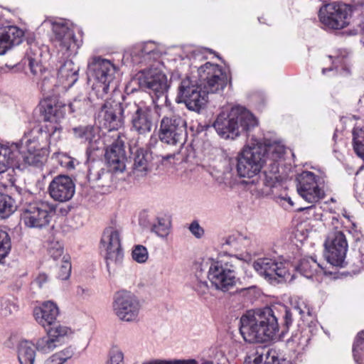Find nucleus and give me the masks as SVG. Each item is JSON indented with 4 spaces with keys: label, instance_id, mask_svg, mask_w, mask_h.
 Masks as SVG:
<instances>
[{
    "label": "nucleus",
    "instance_id": "1",
    "mask_svg": "<svg viewBox=\"0 0 364 364\" xmlns=\"http://www.w3.org/2000/svg\"><path fill=\"white\" fill-rule=\"evenodd\" d=\"M198 82L190 77L183 80L178 87L177 100L192 111L199 112L208 101V93L223 90L229 80L228 75L218 65L209 62L198 70Z\"/></svg>",
    "mask_w": 364,
    "mask_h": 364
},
{
    "label": "nucleus",
    "instance_id": "2",
    "mask_svg": "<svg viewBox=\"0 0 364 364\" xmlns=\"http://www.w3.org/2000/svg\"><path fill=\"white\" fill-rule=\"evenodd\" d=\"M151 108L149 106H139L129 104L124 107L119 102L109 99L102 107L100 117L102 118V128L111 132L118 130L124 124V117L131 115L132 129L139 135L149 134L152 128L151 119Z\"/></svg>",
    "mask_w": 364,
    "mask_h": 364
},
{
    "label": "nucleus",
    "instance_id": "3",
    "mask_svg": "<svg viewBox=\"0 0 364 364\" xmlns=\"http://www.w3.org/2000/svg\"><path fill=\"white\" fill-rule=\"evenodd\" d=\"M279 331L278 318L270 307L248 311L240 318V332L250 343L274 340Z\"/></svg>",
    "mask_w": 364,
    "mask_h": 364
},
{
    "label": "nucleus",
    "instance_id": "4",
    "mask_svg": "<svg viewBox=\"0 0 364 364\" xmlns=\"http://www.w3.org/2000/svg\"><path fill=\"white\" fill-rule=\"evenodd\" d=\"M257 125L253 114L241 106L232 107L230 110H223L218 116L213 127L219 135L239 136L245 135Z\"/></svg>",
    "mask_w": 364,
    "mask_h": 364
},
{
    "label": "nucleus",
    "instance_id": "5",
    "mask_svg": "<svg viewBox=\"0 0 364 364\" xmlns=\"http://www.w3.org/2000/svg\"><path fill=\"white\" fill-rule=\"evenodd\" d=\"M118 68L109 60L100 56L90 58L87 74L95 80L92 89L98 98L104 99L114 81Z\"/></svg>",
    "mask_w": 364,
    "mask_h": 364
},
{
    "label": "nucleus",
    "instance_id": "6",
    "mask_svg": "<svg viewBox=\"0 0 364 364\" xmlns=\"http://www.w3.org/2000/svg\"><path fill=\"white\" fill-rule=\"evenodd\" d=\"M264 148L257 146L256 140L245 146L237 156L236 169L240 178H251L259 174L266 164Z\"/></svg>",
    "mask_w": 364,
    "mask_h": 364
},
{
    "label": "nucleus",
    "instance_id": "7",
    "mask_svg": "<svg viewBox=\"0 0 364 364\" xmlns=\"http://www.w3.org/2000/svg\"><path fill=\"white\" fill-rule=\"evenodd\" d=\"M32 193L29 191H24V224L30 228L42 229L48 226L51 220L52 214L55 211L53 205L37 200H31Z\"/></svg>",
    "mask_w": 364,
    "mask_h": 364
},
{
    "label": "nucleus",
    "instance_id": "8",
    "mask_svg": "<svg viewBox=\"0 0 364 364\" xmlns=\"http://www.w3.org/2000/svg\"><path fill=\"white\" fill-rule=\"evenodd\" d=\"M339 220L333 218V228L328 232L324 242V256L327 262L333 266L342 267L348 250L346 235L339 229Z\"/></svg>",
    "mask_w": 364,
    "mask_h": 364
},
{
    "label": "nucleus",
    "instance_id": "9",
    "mask_svg": "<svg viewBox=\"0 0 364 364\" xmlns=\"http://www.w3.org/2000/svg\"><path fill=\"white\" fill-rule=\"evenodd\" d=\"M141 304L139 298L128 291H119L113 298L112 311L117 318L125 323L139 321Z\"/></svg>",
    "mask_w": 364,
    "mask_h": 364
},
{
    "label": "nucleus",
    "instance_id": "10",
    "mask_svg": "<svg viewBox=\"0 0 364 364\" xmlns=\"http://www.w3.org/2000/svg\"><path fill=\"white\" fill-rule=\"evenodd\" d=\"M289 262L276 258H258L253 263L255 270L270 283L291 282L294 277L290 273Z\"/></svg>",
    "mask_w": 364,
    "mask_h": 364
},
{
    "label": "nucleus",
    "instance_id": "11",
    "mask_svg": "<svg viewBox=\"0 0 364 364\" xmlns=\"http://www.w3.org/2000/svg\"><path fill=\"white\" fill-rule=\"evenodd\" d=\"M101 247L105 252V260L109 274L114 273L124 259L121 232L113 227L106 228L101 238Z\"/></svg>",
    "mask_w": 364,
    "mask_h": 364
},
{
    "label": "nucleus",
    "instance_id": "12",
    "mask_svg": "<svg viewBox=\"0 0 364 364\" xmlns=\"http://www.w3.org/2000/svg\"><path fill=\"white\" fill-rule=\"evenodd\" d=\"M321 23L328 29L339 30L346 27L351 16L350 6L333 2L320 8L318 14Z\"/></svg>",
    "mask_w": 364,
    "mask_h": 364
},
{
    "label": "nucleus",
    "instance_id": "13",
    "mask_svg": "<svg viewBox=\"0 0 364 364\" xmlns=\"http://www.w3.org/2000/svg\"><path fill=\"white\" fill-rule=\"evenodd\" d=\"M208 278L215 289L223 292L232 289L237 281L235 266L223 260L211 263L208 272Z\"/></svg>",
    "mask_w": 364,
    "mask_h": 364
},
{
    "label": "nucleus",
    "instance_id": "14",
    "mask_svg": "<svg viewBox=\"0 0 364 364\" xmlns=\"http://www.w3.org/2000/svg\"><path fill=\"white\" fill-rule=\"evenodd\" d=\"M299 195L309 203L314 204L324 197V191L318 186L316 176L310 171H303L296 178Z\"/></svg>",
    "mask_w": 364,
    "mask_h": 364
},
{
    "label": "nucleus",
    "instance_id": "15",
    "mask_svg": "<svg viewBox=\"0 0 364 364\" xmlns=\"http://www.w3.org/2000/svg\"><path fill=\"white\" fill-rule=\"evenodd\" d=\"M137 80L141 89L150 95H156V97L166 94L169 87L166 75L156 69L141 72Z\"/></svg>",
    "mask_w": 364,
    "mask_h": 364
},
{
    "label": "nucleus",
    "instance_id": "16",
    "mask_svg": "<svg viewBox=\"0 0 364 364\" xmlns=\"http://www.w3.org/2000/svg\"><path fill=\"white\" fill-rule=\"evenodd\" d=\"M50 196L55 201L60 203L70 200L75 193V184L68 176H55L48 186Z\"/></svg>",
    "mask_w": 364,
    "mask_h": 364
},
{
    "label": "nucleus",
    "instance_id": "17",
    "mask_svg": "<svg viewBox=\"0 0 364 364\" xmlns=\"http://www.w3.org/2000/svg\"><path fill=\"white\" fill-rule=\"evenodd\" d=\"M67 105L58 95L46 96L40 102V111L46 121L58 122L65 116Z\"/></svg>",
    "mask_w": 364,
    "mask_h": 364
},
{
    "label": "nucleus",
    "instance_id": "18",
    "mask_svg": "<svg viewBox=\"0 0 364 364\" xmlns=\"http://www.w3.org/2000/svg\"><path fill=\"white\" fill-rule=\"evenodd\" d=\"M105 159L109 168L114 171L122 173L126 168V154L124 143L117 138L105 149Z\"/></svg>",
    "mask_w": 364,
    "mask_h": 364
},
{
    "label": "nucleus",
    "instance_id": "19",
    "mask_svg": "<svg viewBox=\"0 0 364 364\" xmlns=\"http://www.w3.org/2000/svg\"><path fill=\"white\" fill-rule=\"evenodd\" d=\"M5 20L0 14V55L23 41V31L14 26H4Z\"/></svg>",
    "mask_w": 364,
    "mask_h": 364
},
{
    "label": "nucleus",
    "instance_id": "20",
    "mask_svg": "<svg viewBox=\"0 0 364 364\" xmlns=\"http://www.w3.org/2000/svg\"><path fill=\"white\" fill-rule=\"evenodd\" d=\"M46 334L38 339L36 346L32 342L24 341V363L27 360L28 364H33L36 358V349L40 352L48 353L59 346L46 329Z\"/></svg>",
    "mask_w": 364,
    "mask_h": 364
},
{
    "label": "nucleus",
    "instance_id": "21",
    "mask_svg": "<svg viewBox=\"0 0 364 364\" xmlns=\"http://www.w3.org/2000/svg\"><path fill=\"white\" fill-rule=\"evenodd\" d=\"M60 310L52 301H46L33 309V316L36 322L44 328L55 323Z\"/></svg>",
    "mask_w": 364,
    "mask_h": 364
},
{
    "label": "nucleus",
    "instance_id": "22",
    "mask_svg": "<svg viewBox=\"0 0 364 364\" xmlns=\"http://www.w3.org/2000/svg\"><path fill=\"white\" fill-rule=\"evenodd\" d=\"M264 141L262 142L257 140L256 144L257 146L264 148V159L267 163V159H269L273 163L272 171L277 173L279 171L278 166L276 162L282 159L286 154V147L279 141H274L270 143L269 139L263 138Z\"/></svg>",
    "mask_w": 364,
    "mask_h": 364
},
{
    "label": "nucleus",
    "instance_id": "23",
    "mask_svg": "<svg viewBox=\"0 0 364 364\" xmlns=\"http://www.w3.org/2000/svg\"><path fill=\"white\" fill-rule=\"evenodd\" d=\"M117 171H114L117 173ZM88 178L90 181L95 183L101 187H110L114 184L115 178L114 171L105 168L102 163H94L89 168Z\"/></svg>",
    "mask_w": 364,
    "mask_h": 364
},
{
    "label": "nucleus",
    "instance_id": "24",
    "mask_svg": "<svg viewBox=\"0 0 364 364\" xmlns=\"http://www.w3.org/2000/svg\"><path fill=\"white\" fill-rule=\"evenodd\" d=\"M53 31L55 33L54 42L56 46H60L62 50L65 51L75 48L76 43L74 32L65 23H54Z\"/></svg>",
    "mask_w": 364,
    "mask_h": 364
},
{
    "label": "nucleus",
    "instance_id": "25",
    "mask_svg": "<svg viewBox=\"0 0 364 364\" xmlns=\"http://www.w3.org/2000/svg\"><path fill=\"white\" fill-rule=\"evenodd\" d=\"M152 153L144 149H137L134 158L133 173L136 177L146 176L151 170Z\"/></svg>",
    "mask_w": 364,
    "mask_h": 364
},
{
    "label": "nucleus",
    "instance_id": "26",
    "mask_svg": "<svg viewBox=\"0 0 364 364\" xmlns=\"http://www.w3.org/2000/svg\"><path fill=\"white\" fill-rule=\"evenodd\" d=\"M20 154L21 145L19 144H0V173H4L7 167L14 162Z\"/></svg>",
    "mask_w": 364,
    "mask_h": 364
},
{
    "label": "nucleus",
    "instance_id": "27",
    "mask_svg": "<svg viewBox=\"0 0 364 364\" xmlns=\"http://www.w3.org/2000/svg\"><path fill=\"white\" fill-rule=\"evenodd\" d=\"M185 122L180 117H164L160 124L159 134L177 136L182 134Z\"/></svg>",
    "mask_w": 364,
    "mask_h": 364
},
{
    "label": "nucleus",
    "instance_id": "28",
    "mask_svg": "<svg viewBox=\"0 0 364 364\" xmlns=\"http://www.w3.org/2000/svg\"><path fill=\"white\" fill-rule=\"evenodd\" d=\"M79 66L70 60H66L60 66L58 76L60 80L65 82L64 87L73 86L78 80Z\"/></svg>",
    "mask_w": 364,
    "mask_h": 364
},
{
    "label": "nucleus",
    "instance_id": "29",
    "mask_svg": "<svg viewBox=\"0 0 364 364\" xmlns=\"http://www.w3.org/2000/svg\"><path fill=\"white\" fill-rule=\"evenodd\" d=\"M26 42L29 48L26 50V55L29 61V67L31 73L36 75L41 68L38 63V56L41 55L40 48L36 42V38L32 33H27Z\"/></svg>",
    "mask_w": 364,
    "mask_h": 364
},
{
    "label": "nucleus",
    "instance_id": "30",
    "mask_svg": "<svg viewBox=\"0 0 364 364\" xmlns=\"http://www.w3.org/2000/svg\"><path fill=\"white\" fill-rule=\"evenodd\" d=\"M161 142L175 147L174 153L181 154L183 158L190 156L193 152L191 143L186 145V138H160Z\"/></svg>",
    "mask_w": 364,
    "mask_h": 364
},
{
    "label": "nucleus",
    "instance_id": "31",
    "mask_svg": "<svg viewBox=\"0 0 364 364\" xmlns=\"http://www.w3.org/2000/svg\"><path fill=\"white\" fill-rule=\"evenodd\" d=\"M206 277L208 274L199 267L196 271L195 277L192 282L193 288L199 296H205L209 294L210 289Z\"/></svg>",
    "mask_w": 364,
    "mask_h": 364
},
{
    "label": "nucleus",
    "instance_id": "32",
    "mask_svg": "<svg viewBox=\"0 0 364 364\" xmlns=\"http://www.w3.org/2000/svg\"><path fill=\"white\" fill-rule=\"evenodd\" d=\"M296 269L305 277L311 278L318 269H323V267L314 258L309 257L302 259Z\"/></svg>",
    "mask_w": 364,
    "mask_h": 364
},
{
    "label": "nucleus",
    "instance_id": "33",
    "mask_svg": "<svg viewBox=\"0 0 364 364\" xmlns=\"http://www.w3.org/2000/svg\"><path fill=\"white\" fill-rule=\"evenodd\" d=\"M46 329L59 346L61 345L65 338L70 337L73 334V331L71 328L63 324L55 325V323L53 326L47 327Z\"/></svg>",
    "mask_w": 364,
    "mask_h": 364
},
{
    "label": "nucleus",
    "instance_id": "34",
    "mask_svg": "<svg viewBox=\"0 0 364 364\" xmlns=\"http://www.w3.org/2000/svg\"><path fill=\"white\" fill-rule=\"evenodd\" d=\"M171 223L167 218L159 217L151 225V231L157 236L164 238L166 237L171 230Z\"/></svg>",
    "mask_w": 364,
    "mask_h": 364
},
{
    "label": "nucleus",
    "instance_id": "35",
    "mask_svg": "<svg viewBox=\"0 0 364 364\" xmlns=\"http://www.w3.org/2000/svg\"><path fill=\"white\" fill-rule=\"evenodd\" d=\"M16 209L14 200L6 194L0 193V218H9Z\"/></svg>",
    "mask_w": 364,
    "mask_h": 364
},
{
    "label": "nucleus",
    "instance_id": "36",
    "mask_svg": "<svg viewBox=\"0 0 364 364\" xmlns=\"http://www.w3.org/2000/svg\"><path fill=\"white\" fill-rule=\"evenodd\" d=\"M19 310V306L14 298H3L0 301V316L8 317Z\"/></svg>",
    "mask_w": 364,
    "mask_h": 364
},
{
    "label": "nucleus",
    "instance_id": "37",
    "mask_svg": "<svg viewBox=\"0 0 364 364\" xmlns=\"http://www.w3.org/2000/svg\"><path fill=\"white\" fill-rule=\"evenodd\" d=\"M250 244V239L242 235L229 236L223 244V247L230 246L235 250H242Z\"/></svg>",
    "mask_w": 364,
    "mask_h": 364
},
{
    "label": "nucleus",
    "instance_id": "38",
    "mask_svg": "<svg viewBox=\"0 0 364 364\" xmlns=\"http://www.w3.org/2000/svg\"><path fill=\"white\" fill-rule=\"evenodd\" d=\"M91 107V102L88 97L84 96L77 97L73 102H70L68 107L70 112L82 113Z\"/></svg>",
    "mask_w": 364,
    "mask_h": 364
},
{
    "label": "nucleus",
    "instance_id": "39",
    "mask_svg": "<svg viewBox=\"0 0 364 364\" xmlns=\"http://www.w3.org/2000/svg\"><path fill=\"white\" fill-rule=\"evenodd\" d=\"M38 133L45 136H53L55 134L60 135L61 134V128L58 122L47 121L39 127Z\"/></svg>",
    "mask_w": 364,
    "mask_h": 364
},
{
    "label": "nucleus",
    "instance_id": "40",
    "mask_svg": "<svg viewBox=\"0 0 364 364\" xmlns=\"http://www.w3.org/2000/svg\"><path fill=\"white\" fill-rule=\"evenodd\" d=\"M132 257L137 263H145L149 259V252L146 247L141 245H134L132 250Z\"/></svg>",
    "mask_w": 364,
    "mask_h": 364
},
{
    "label": "nucleus",
    "instance_id": "41",
    "mask_svg": "<svg viewBox=\"0 0 364 364\" xmlns=\"http://www.w3.org/2000/svg\"><path fill=\"white\" fill-rule=\"evenodd\" d=\"M11 247L9 234L4 230H0V263L9 253Z\"/></svg>",
    "mask_w": 364,
    "mask_h": 364
},
{
    "label": "nucleus",
    "instance_id": "42",
    "mask_svg": "<svg viewBox=\"0 0 364 364\" xmlns=\"http://www.w3.org/2000/svg\"><path fill=\"white\" fill-rule=\"evenodd\" d=\"M353 350L355 361L364 359V331L357 335Z\"/></svg>",
    "mask_w": 364,
    "mask_h": 364
},
{
    "label": "nucleus",
    "instance_id": "43",
    "mask_svg": "<svg viewBox=\"0 0 364 364\" xmlns=\"http://www.w3.org/2000/svg\"><path fill=\"white\" fill-rule=\"evenodd\" d=\"M71 263L69 256H63L58 267V277L61 280L68 279L71 274Z\"/></svg>",
    "mask_w": 364,
    "mask_h": 364
},
{
    "label": "nucleus",
    "instance_id": "44",
    "mask_svg": "<svg viewBox=\"0 0 364 364\" xmlns=\"http://www.w3.org/2000/svg\"><path fill=\"white\" fill-rule=\"evenodd\" d=\"M22 338L21 334H18L16 333H12L7 341L5 342L4 345L7 348H16L18 350V359L21 364H23V361L20 355V348L21 344Z\"/></svg>",
    "mask_w": 364,
    "mask_h": 364
},
{
    "label": "nucleus",
    "instance_id": "45",
    "mask_svg": "<svg viewBox=\"0 0 364 364\" xmlns=\"http://www.w3.org/2000/svg\"><path fill=\"white\" fill-rule=\"evenodd\" d=\"M294 311L300 316L301 319L303 321H308L309 317H314L311 309L303 301L294 307Z\"/></svg>",
    "mask_w": 364,
    "mask_h": 364
},
{
    "label": "nucleus",
    "instance_id": "46",
    "mask_svg": "<svg viewBox=\"0 0 364 364\" xmlns=\"http://www.w3.org/2000/svg\"><path fill=\"white\" fill-rule=\"evenodd\" d=\"M46 161V157L40 153H28L24 157V165L28 164L35 167L41 168Z\"/></svg>",
    "mask_w": 364,
    "mask_h": 364
},
{
    "label": "nucleus",
    "instance_id": "47",
    "mask_svg": "<svg viewBox=\"0 0 364 364\" xmlns=\"http://www.w3.org/2000/svg\"><path fill=\"white\" fill-rule=\"evenodd\" d=\"M48 253L54 260H58L64 256L63 247L58 242H51L48 247Z\"/></svg>",
    "mask_w": 364,
    "mask_h": 364
},
{
    "label": "nucleus",
    "instance_id": "48",
    "mask_svg": "<svg viewBox=\"0 0 364 364\" xmlns=\"http://www.w3.org/2000/svg\"><path fill=\"white\" fill-rule=\"evenodd\" d=\"M73 134L77 136H94L95 129L92 126H79L73 128Z\"/></svg>",
    "mask_w": 364,
    "mask_h": 364
},
{
    "label": "nucleus",
    "instance_id": "49",
    "mask_svg": "<svg viewBox=\"0 0 364 364\" xmlns=\"http://www.w3.org/2000/svg\"><path fill=\"white\" fill-rule=\"evenodd\" d=\"M155 50V45L151 42H147L139 45L136 48V54H139L141 57L149 55Z\"/></svg>",
    "mask_w": 364,
    "mask_h": 364
},
{
    "label": "nucleus",
    "instance_id": "50",
    "mask_svg": "<svg viewBox=\"0 0 364 364\" xmlns=\"http://www.w3.org/2000/svg\"><path fill=\"white\" fill-rule=\"evenodd\" d=\"M58 163L63 167L69 169L75 168L74 159L65 154H58L56 155Z\"/></svg>",
    "mask_w": 364,
    "mask_h": 364
},
{
    "label": "nucleus",
    "instance_id": "51",
    "mask_svg": "<svg viewBox=\"0 0 364 364\" xmlns=\"http://www.w3.org/2000/svg\"><path fill=\"white\" fill-rule=\"evenodd\" d=\"M353 146L357 156L364 160V138H353Z\"/></svg>",
    "mask_w": 364,
    "mask_h": 364
},
{
    "label": "nucleus",
    "instance_id": "52",
    "mask_svg": "<svg viewBox=\"0 0 364 364\" xmlns=\"http://www.w3.org/2000/svg\"><path fill=\"white\" fill-rule=\"evenodd\" d=\"M124 355L118 349H112L109 353V364H124Z\"/></svg>",
    "mask_w": 364,
    "mask_h": 364
},
{
    "label": "nucleus",
    "instance_id": "53",
    "mask_svg": "<svg viewBox=\"0 0 364 364\" xmlns=\"http://www.w3.org/2000/svg\"><path fill=\"white\" fill-rule=\"evenodd\" d=\"M56 354L64 364L67 360L70 359L74 355L75 349L72 346H68L62 350L57 352Z\"/></svg>",
    "mask_w": 364,
    "mask_h": 364
},
{
    "label": "nucleus",
    "instance_id": "54",
    "mask_svg": "<svg viewBox=\"0 0 364 364\" xmlns=\"http://www.w3.org/2000/svg\"><path fill=\"white\" fill-rule=\"evenodd\" d=\"M189 230L197 238H200L204 234V230L197 221H193L191 223Z\"/></svg>",
    "mask_w": 364,
    "mask_h": 364
},
{
    "label": "nucleus",
    "instance_id": "55",
    "mask_svg": "<svg viewBox=\"0 0 364 364\" xmlns=\"http://www.w3.org/2000/svg\"><path fill=\"white\" fill-rule=\"evenodd\" d=\"M284 326L287 327V328H289V327L293 323V313L291 311V310L287 309V308H285V314L284 316Z\"/></svg>",
    "mask_w": 364,
    "mask_h": 364
},
{
    "label": "nucleus",
    "instance_id": "56",
    "mask_svg": "<svg viewBox=\"0 0 364 364\" xmlns=\"http://www.w3.org/2000/svg\"><path fill=\"white\" fill-rule=\"evenodd\" d=\"M89 138V147L87 148L88 151H92L99 149L98 144L100 143V139Z\"/></svg>",
    "mask_w": 364,
    "mask_h": 364
},
{
    "label": "nucleus",
    "instance_id": "57",
    "mask_svg": "<svg viewBox=\"0 0 364 364\" xmlns=\"http://www.w3.org/2000/svg\"><path fill=\"white\" fill-rule=\"evenodd\" d=\"M46 364H63L60 358L55 353L50 356L46 360Z\"/></svg>",
    "mask_w": 364,
    "mask_h": 364
},
{
    "label": "nucleus",
    "instance_id": "58",
    "mask_svg": "<svg viewBox=\"0 0 364 364\" xmlns=\"http://www.w3.org/2000/svg\"><path fill=\"white\" fill-rule=\"evenodd\" d=\"M142 364H173V360L154 359L144 362Z\"/></svg>",
    "mask_w": 364,
    "mask_h": 364
},
{
    "label": "nucleus",
    "instance_id": "59",
    "mask_svg": "<svg viewBox=\"0 0 364 364\" xmlns=\"http://www.w3.org/2000/svg\"><path fill=\"white\" fill-rule=\"evenodd\" d=\"M48 280V276L46 274H40L36 279L35 283L38 284L39 287H42L43 284Z\"/></svg>",
    "mask_w": 364,
    "mask_h": 364
},
{
    "label": "nucleus",
    "instance_id": "60",
    "mask_svg": "<svg viewBox=\"0 0 364 364\" xmlns=\"http://www.w3.org/2000/svg\"><path fill=\"white\" fill-rule=\"evenodd\" d=\"M353 136H364V126H356L353 129Z\"/></svg>",
    "mask_w": 364,
    "mask_h": 364
},
{
    "label": "nucleus",
    "instance_id": "61",
    "mask_svg": "<svg viewBox=\"0 0 364 364\" xmlns=\"http://www.w3.org/2000/svg\"><path fill=\"white\" fill-rule=\"evenodd\" d=\"M173 364H198L195 359L173 360Z\"/></svg>",
    "mask_w": 364,
    "mask_h": 364
},
{
    "label": "nucleus",
    "instance_id": "62",
    "mask_svg": "<svg viewBox=\"0 0 364 364\" xmlns=\"http://www.w3.org/2000/svg\"><path fill=\"white\" fill-rule=\"evenodd\" d=\"M282 199L285 200V201H287L291 207L294 206V203H293V201H292V200H291V198L290 197H289V196L284 197V198H282Z\"/></svg>",
    "mask_w": 364,
    "mask_h": 364
},
{
    "label": "nucleus",
    "instance_id": "63",
    "mask_svg": "<svg viewBox=\"0 0 364 364\" xmlns=\"http://www.w3.org/2000/svg\"><path fill=\"white\" fill-rule=\"evenodd\" d=\"M85 290L82 288L79 287L77 289V294L78 295H82L85 293Z\"/></svg>",
    "mask_w": 364,
    "mask_h": 364
},
{
    "label": "nucleus",
    "instance_id": "64",
    "mask_svg": "<svg viewBox=\"0 0 364 364\" xmlns=\"http://www.w3.org/2000/svg\"><path fill=\"white\" fill-rule=\"evenodd\" d=\"M200 364H213V362L208 360H202Z\"/></svg>",
    "mask_w": 364,
    "mask_h": 364
}]
</instances>
